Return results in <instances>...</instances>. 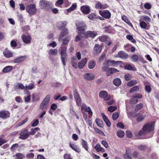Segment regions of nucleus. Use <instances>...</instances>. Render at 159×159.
<instances>
[{"label":"nucleus","mask_w":159,"mask_h":159,"mask_svg":"<svg viewBox=\"0 0 159 159\" xmlns=\"http://www.w3.org/2000/svg\"><path fill=\"white\" fill-rule=\"evenodd\" d=\"M154 125V121L146 124L143 126L142 130L136 134L137 138L139 139L146 138L147 136H145V135L153 130Z\"/></svg>","instance_id":"f257e3e1"},{"label":"nucleus","mask_w":159,"mask_h":159,"mask_svg":"<svg viewBox=\"0 0 159 159\" xmlns=\"http://www.w3.org/2000/svg\"><path fill=\"white\" fill-rule=\"evenodd\" d=\"M39 5L40 7L48 11H50L52 8V3L48 1L45 0H42L39 2Z\"/></svg>","instance_id":"f03ea898"},{"label":"nucleus","mask_w":159,"mask_h":159,"mask_svg":"<svg viewBox=\"0 0 159 159\" xmlns=\"http://www.w3.org/2000/svg\"><path fill=\"white\" fill-rule=\"evenodd\" d=\"M67 48L65 47H61L60 48L61 59L64 66L66 65L65 62L67 60V54L66 52Z\"/></svg>","instance_id":"7ed1b4c3"},{"label":"nucleus","mask_w":159,"mask_h":159,"mask_svg":"<svg viewBox=\"0 0 159 159\" xmlns=\"http://www.w3.org/2000/svg\"><path fill=\"white\" fill-rule=\"evenodd\" d=\"M75 24L79 31L78 33L81 34L84 33V31L85 30V27L86 26L85 23L82 21H76Z\"/></svg>","instance_id":"20e7f679"},{"label":"nucleus","mask_w":159,"mask_h":159,"mask_svg":"<svg viewBox=\"0 0 159 159\" xmlns=\"http://www.w3.org/2000/svg\"><path fill=\"white\" fill-rule=\"evenodd\" d=\"M26 10L30 15H33L36 12L37 9L35 4H30L27 6Z\"/></svg>","instance_id":"39448f33"},{"label":"nucleus","mask_w":159,"mask_h":159,"mask_svg":"<svg viewBox=\"0 0 159 159\" xmlns=\"http://www.w3.org/2000/svg\"><path fill=\"white\" fill-rule=\"evenodd\" d=\"M29 136V132L28 129H25L21 131L19 138L22 140H25L27 139Z\"/></svg>","instance_id":"423d86ee"},{"label":"nucleus","mask_w":159,"mask_h":159,"mask_svg":"<svg viewBox=\"0 0 159 159\" xmlns=\"http://www.w3.org/2000/svg\"><path fill=\"white\" fill-rule=\"evenodd\" d=\"M99 96L100 98H104L107 101L111 99L110 95H108L107 92L104 90L100 92Z\"/></svg>","instance_id":"0eeeda50"},{"label":"nucleus","mask_w":159,"mask_h":159,"mask_svg":"<svg viewBox=\"0 0 159 159\" xmlns=\"http://www.w3.org/2000/svg\"><path fill=\"white\" fill-rule=\"evenodd\" d=\"M81 111L83 113H84V111H87L89 115L91 116L92 115L93 112L91 111L90 107L87 106L84 104H83L81 107Z\"/></svg>","instance_id":"6e6552de"},{"label":"nucleus","mask_w":159,"mask_h":159,"mask_svg":"<svg viewBox=\"0 0 159 159\" xmlns=\"http://www.w3.org/2000/svg\"><path fill=\"white\" fill-rule=\"evenodd\" d=\"M99 14L102 17L107 19L110 18L111 16V14L108 10L100 11Z\"/></svg>","instance_id":"1a4fd4ad"},{"label":"nucleus","mask_w":159,"mask_h":159,"mask_svg":"<svg viewBox=\"0 0 159 159\" xmlns=\"http://www.w3.org/2000/svg\"><path fill=\"white\" fill-rule=\"evenodd\" d=\"M74 95L75 100L76 101L77 105L80 106L81 103V100L79 95L76 91H74Z\"/></svg>","instance_id":"9d476101"},{"label":"nucleus","mask_w":159,"mask_h":159,"mask_svg":"<svg viewBox=\"0 0 159 159\" xmlns=\"http://www.w3.org/2000/svg\"><path fill=\"white\" fill-rule=\"evenodd\" d=\"M101 46L98 44H96L93 49V53L95 54H99L102 51Z\"/></svg>","instance_id":"9b49d317"},{"label":"nucleus","mask_w":159,"mask_h":159,"mask_svg":"<svg viewBox=\"0 0 159 159\" xmlns=\"http://www.w3.org/2000/svg\"><path fill=\"white\" fill-rule=\"evenodd\" d=\"M68 34V30L66 28L63 29L59 36L58 38L59 40L61 41V40H62V39L63 37L66 36Z\"/></svg>","instance_id":"f8f14e48"},{"label":"nucleus","mask_w":159,"mask_h":159,"mask_svg":"<svg viewBox=\"0 0 159 159\" xmlns=\"http://www.w3.org/2000/svg\"><path fill=\"white\" fill-rule=\"evenodd\" d=\"M10 113L7 111H2L0 112V117L6 119L10 117Z\"/></svg>","instance_id":"ddd939ff"},{"label":"nucleus","mask_w":159,"mask_h":159,"mask_svg":"<svg viewBox=\"0 0 159 159\" xmlns=\"http://www.w3.org/2000/svg\"><path fill=\"white\" fill-rule=\"evenodd\" d=\"M22 38L24 43L29 44L31 43V37L30 35H24L22 36Z\"/></svg>","instance_id":"4468645a"},{"label":"nucleus","mask_w":159,"mask_h":159,"mask_svg":"<svg viewBox=\"0 0 159 159\" xmlns=\"http://www.w3.org/2000/svg\"><path fill=\"white\" fill-rule=\"evenodd\" d=\"M67 25V22L66 21L59 22L57 25V28L59 30L64 29Z\"/></svg>","instance_id":"2eb2a0df"},{"label":"nucleus","mask_w":159,"mask_h":159,"mask_svg":"<svg viewBox=\"0 0 159 159\" xmlns=\"http://www.w3.org/2000/svg\"><path fill=\"white\" fill-rule=\"evenodd\" d=\"M80 9L82 12L85 14H87L90 12V9L89 7L88 6H83L81 7Z\"/></svg>","instance_id":"dca6fc26"},{"label":"nucleus","mask_w":159,"mask_h":159,"mask_svg":"<svg viewBox=\"0 0 159 159\" xmlns=\"http://www.w3.org/2000/svg\"><path fill=\"white\" fill-rule=\"evenodd\" d=\"M87 61V59L86 58L82 59L79 63L78 66L79 67L80 69L83 68Z\"/></svg>","instance_id":"f3484780"},{"label":"nucleus","mask_w":159,"mask_h":159,"mask_svg":"<svg viewBox=\"0 0 159 159\" xmlns=\"http://www.w3.org/2000/svg\"><path fill=\"white\" fill-rule=\"evenodd\" d=\"M131 150L129 148L126 149V152L123 155V157L125 159H132V157L130 155Z\"/></svg>","instance_id":"a211bd4d"},{"label":"nucleus","mask_w":159,"mask_h":159,"mask_svg":"<svg viewBox=\"0 0 159 159\" xmlns=\"http://www.w3.org/2000/svg\"><path fill=\"white\" fill-rule=\"evenodd\" d=\"M77 7L76 4H74L68 9H66L64 13L66 15H68L69 13L74 10Z\"/></svg>","instance_id":"6ab92c4d"},{"label":"nucleus","mask_w":159,"mask_h":159,"mask_svg":"<svg viewBox=\"0 0 159 159\" xmlns=\"http://www.w3.org/2000/svg\"><path fill=\"white\" fill-rule=\"evenodd\" d=\"M98 34L97 32L94 31H88L86 33V34L87 36L92 38H94Z\"/></svg>","instance_id":"aec40b11"},{"label":"nucleus","mask_w":159,"mask_h":159,"mask_svg":"<svg viewBox=\"0 0 159 159\" xmlns=\"http://www.w3.org/2000/svg\"><path fill=\"white\" fill-rule=\"evenodd\" d=\"M84 77L86 80H91L94 79V76L92 74L86 73L84 74Z\"/></svg>","instance_id":"412c9836"},{"label":"nucleus","mask_w":159,"mask_h":159,"mask_svg":"<svg viewBox=\"0 0 159 159\" xmlns=\"http://www.w3.org/2000/svg\"><path fill=\"white\" fill-rule=\"evenodd\" d=\"M117 57L121 58L123 59H125L127 58L128 55L125 52L121 51L118 52L117 54Z\"/></svg>","instance_id":"4be33fe9"},{"label":"nucleus","mask_w":159,"mask_h":159,"mask_svg":"<svg viewBox=\"0 0 159 159\" xmlns=\"http://www.w3.org/2000/svg\"><path fill=\"white\" fill-rule=\"evenodd\" d=\"M101 114L103 120L106 123L108 127H110L111 125V123L108 120L106 116L103 113H101Z\"/></svg>","instance_id":"5701e85b"},{"label":"nucleus","mask_w":159,"mask_h":159,"mask_svg":"<svg viewBox=\"0 0 159 159\" xmlns=\"http://www.w3.org/2000/svg\"><path fill=\"white\" fill-rule=\"evenodd\" d=\"M118 71V70L114 68H109L106 71L107 75L108 76H110L114 73Z\"/></svg>","instance_id":"b1692460"},{"label":"nucleus","mask_w":159,"mask_h":159,"mask_svg":"<svg viewBox=\"0 0 159 159\" xmlns=\"http://www.w3.org/2000/svg\"><path fill=\"white\" fill-rule=\"evenodd\" d=\"M94 148L96 151L98 152L101 151L102 152H105V149L101 146L99 143L97 144L95 146Z\"/></svg>","instance_id":"393cba45"},{"label":"nucleus","mask_w":159,"mask_h":159,"mask_svg":"<svg viewBox=\"0 0 159 159\" xmlns=\"http://www.w3.org/2000/svg\"><path fill=\"white\" fill-rule=\"evenodd\" d=\"M26 58L25 56H22L19 57L15 59L14 60L15 63H17L24 61Z\"/></svg>","instance_id":"a878e982"},{"label":"nucleus","mask_w":159,"mask_h":159,"mask_svg":"<svg viewBox=\"0 0 159 159\" xmlns=\"http://www.w3.org/2000/svg\"><path fill=\"white\" fill-rule=\"evenodd\" d=\"M95 7L97 8L104 9L107 7V5L106 4L104 5H102L100 2H98L96 3Z\"/></svg>","instance_id":"bb28decb"},{"label":"nucleus","mask_w":159,"mask_h":159,"mask_svg":"<svg viewBox=\"0 0 159 159\" xmlns=\"http://www.w3.org/2000/svg\"><path fill=\"white\" fill-rule=\"evenodd\" d=\"M113 83L116 86H119L121 84V80L119 78H116L113 80Z\"/></svg>","instance_id":"cd10ccee"},{"label":"nucleus","mask_w":159,"mask_h":159,"mask_svg":"<svg viewBox=\"0 0 159 159\" xmlns=\"http://www.w3.org/2000/svg\"><path fill=\"white\" fill-rule=\"evenodd\" d=\"M13 69V67L9 66L5 67L2 70V72L4 73H7L10 72Z\"/></svg>","instance_id":"c85d7f7f"},{"label":"nucleus","mask_w":159,"mask_h":159,"mask_svg":"<svg viewBox=\"0 0 159 159\" xmlns=\"http://www.w3.org/2000/svg\"><path fill=\"white\" fill-rule=\"evenodd\" d=\"M26 96L24 97V99L25 101L26 102H28L30 100V93L28 91H27L25 94Z\"/></svg>","instance_id":"c756f323"},{"label":"nucleus","mask_w":159,"mask_h":159,"mask_svg":"<svg viewBox=\"0 0 159 159\" xmlns=\"http://www.w3.org/2000/svg\"><path fill=\"white\" fill-rule=\"evenodd\" d=\"M81 144L82 147L86 151H88V146L87 142L84 139H82L81 140Z\"/></svg>","instance_id":"7c9ffc66"},{"label":"nucleus","mask_w":159,"mask_h":159,"mask_svg":"<svg viewBox=\"0 0 159 159\" xmlns=\"http://www.w3.org/2000/svg\"><path fill=\"white\" fill-rule=\"evenodd\" d=\"M3 54L5 56L7 57H10L12 56V54L11 52L9 50L6 49L3 51Z\"/></svg>","instance_id":"2f4dec72"},{"label":"nucleus","mask_w":159,"mask_h":159,"mask_svg":"<svg viewBox=\"0 0 159 159\" xmlns=\"http://www.w3.org/2000/svg\"><path fill=\"white\" fill-rule=\"evenodd\" d=\"M96 65V63L94 61L92 60L90 61L88 65V67L90 69L93 68Z\"/></svg>","instance_id":"473e14b6"},{"label":"nucleus","mask_w":159,"mask_h":159,"mask_svg":"<svg viewBox=\"0 0 159 159\" xmlns=\"http://www.w3.org/2000/svg\"><path fill=\"white\" fill-rule=\"evenodd\" d=\"M48 105V104L42 101L40 104L39 108L41 110L44 111L47 108Z\"/></svg>","instance_id":"72a5a7b5"},{"label":"nucleus","mask_w":159,"mask_h":159,"mask_svg":"<svg viewBox=\"0 0 159 159\" xmlns=\"http://www.w3.org/2000/svg\"><path fill=\"white\" fill-rule=\"evenodd\" d=\"M137 83V81L136 80H132L128 82L127 85L129 87H132L136 84Z\"/></svg>","instance_id":"f704fd0d"},{"label":"nucleus","mask_w":159,"mask_h":159,"mask_svg":"<svg viewBox=\"0 0 159 159\" xmlns=\"http://www.w3.org/2000/svg\"><path fill=\"white\" fill-rule=\"evenodd\" d=\"M57 50L56 49H51L49 51L48 53L49 55H56L57 53Z\"/></svg>","instance_id":"c9c22d12"},{"label":"nucleus","mask_w":159,"mask_h":159,"mask_svg":"<svg viewBox=\"0 0 159 159\" xmlns=\"http://www.w3.org/2000/svg\"><path fill=\"white\" fill-rule=\"evenodd\" d=\"M13 157L15 159H23L24 157V155L20 153L16 154L13 156Z\"/></svg>","instance_id":"e433bc0d"},{"label":"nucleus","mask_w":159,"mask_h":159,"mask_svg":"<svg viewBox=\"0 0 159 159\" xmlns=\"http://www.w3.org/2000/svg\"><path fill=\"white\" fill-rule=\"evenodd\" d=\"M125 133L124 131L122 130H119L116 133L117 135L120 138H122L125 135Z\"/></svg>","instance_id":"4c0bfd02"},{"label":"nucleus","mask_w":159,"mask_h":159,"mask_svg":"<svg viewBox=\"0 0 159 159\" xmlns=\"http://www.w3.org/2000/svg\"><path fill=\"white\" fill-rule=\"evenodd\" d=\"M70 147L73 150L77 152H79L78 148H77V146L74 144H72L71 143H69Z\"/></svg>","instance_id":"58836bf2"},{"label":"nucleus","mask_w":159,"mask_h":159,"mask_svg":"<svg viewBox=\"0 0 159 159\" xmlns=\"http://www.w3.org/2000/svg\"><path fill=\"white\" fill-rule=\"evenodd\" d=\"M50 100V95H47L45 98L43 99L42 102L45 103L48 105L49 102Z\"/></svg>","instance_id":"ea45409f"},{"label":"nucleus","mask_w":159,"mask_h":159,"mask_svg":"<svg viewBox=\"0 0 159 159\" xmlns=\"http://www.w3.org/2000/svg\"><path fill=\"white\" fill-rule=\"evenodd\" d=\"M39 129L38 128L36 127L34 128H32L31 129V131L30 132H29L30 135H34L35 134L36 132L38 131V130H39Z\"/></svg>","instance_id":"a19ab883"},{"label":"nucleus","mask_w":159,"mask_h":159,"mask_svg":"<svg viewBox=\"0 0 159 159\" xmlns=\"http://www.w3.org/2000/svg\"><path fill=\"white\" fill-rule=\"evenodd\" d=\"M25 90H32L34 88V83L29 84L28 85H25Z\"/></svg>","instance_id":"79ce46f5"},{"label":"nucleus","mask_w":159,"mask_h":159,"mask_svg":"<svg viewBox=\"0 0 159 159\" xmlns=\"http://www.w3.org/2000/svg\"><path fill=\"white\" fill-rule=\"evenodd\" d=\"M126 38L133 43H135L136 42V40L134 39L133 36L129 34L127 35L126 36Z\"/></svg>","instance_id":"37998d69"},{"label":"nucleus","mask_w":159,"mask_h":159,"mask_svg":"<svg viewBox=\"0 0 159 159\" xmlns=\"http://www.w3.org/2000/svg\"><path fill=\"white\" fill-rule=\"evenodd\" d=\"M139 88L138 86H135L131 89L129 92L130 93H132L134 92H137L139 91Z\"/></svg>","instance_id":"c03bdc74"},{"label":"nucleus","mask_w":159,"mask_h":159,"mask_svg":"<svg viewBox=\"0 0 159 159\" xmlns=\"http://www.w3.org/2000/svg\"><path fill=\"white\" fill-rule=\"evenodd\" d=\"M88 18L90 19L93 20L94 19H95L98 18L97 16L94 13H92L88 16Z\"/></svg>","instance_id":"a18cd8bd"},{"label":"nucleus","mask_w":159,"mask_h":159,"mask_svg":"<svg viewBox=\"0 0 159 159\" xmlns=\"http://www.w3.org/2000/svg\"><path fill=\"white\" fill-rule=\"evenodd\" d=\"M139 59V56L136 55H134L131 57V60L132 61L136 62Z\"/></svg>","instance_id":"49530a36"},{"label":"nucleus","mask_w":159,"mask_h":159,"mask_svg":"<svg viewBox=\"0 0 159 159\" xmlns=\"http://www.w3.org/2000/svg\"><path fill=\"white\" fill-rule=\"evenodd\" d=\"M96 122L97 125L99 126L102 127L103 126V125L102 121L99 119L97 118L96 119Z\"/></svg>","instance_id":"de8ad7c7"},{"label":"nucleus","mask_w":159,"mask_h":159,"mask_svg":"<svg viewBox=\"0 0 159 159\" xmlns=\"http://www.w3.org/2000/svg\"><path fill=\"white\" fill-rule=\"evenodd\" d=\"M108 37L106 36H102L101 37H100L99 38V41L102 42H105L107 40V39H108Z\"/></svg>","instance_id":"09e8293b"},{"label":"nucleus","mask_w":159,"mask_h":159,"mask_svg":"<svg viewBox=\"0 0 159 159\" xmlns=\"http://www.w3.org/2000/svg\"><path fill=\"white\" fill-rule=\"evenodd\" d=\"M117 109L116 107V106H110L108 108V110L110 112H113L116 110Z\"/></svg>","instance_id":"8fccbe9b"},{"label":"nucleus","mask_w":159,"mask_h":159,"mask_svg":"<svg viewBox=\"0 0 159 159\" xmlns=\"http://www.w3.org/2000/svg\"><path fill=\"white\" fill-rule=\"evenodd\" d=\"M119 114L118 112H115L112 114V117L114 120H116L118 118Z\"/></svg>","instance_id":"3c124183"},{"label":"nucleus","mask_w":159,"mask_h":159,"mask_svg":"<svg viewBox=\"0 0 159 159\" xmlns=\"http://www.w3.org/2000/svg\"><path fill=\"white\" fill-rule=\"evenodd\" d=\"M19 147V145L17 143H15L13 144L11 148V151H14L16 150Z\"/></svg>","instance_id":"603ef678"},{"label":"nucleus","mask_w":159,"mask_h":159,"mask_svg":"<svg viewBox=\"0 0 159 159\" xmlns=\"http://www.w3.org/2000/svg\"><path fill=\"white\" fill-rule=\"evenodd\" d=\"M64 2L63 0H58L56 2L55 5L56 6H59L62 5Z\"/></svg>","instance_id":"864d4df0"},{"label":"nucleus","mask_w":159,"mask_h":159,"mask_svg":"<svg viewBox=\"0 0 159 159\" xmlns=\"http://www.w3.org/2000/svg\"><path fill=\"white\" fill-rule=\"evenodd\" d=\"M77 35L75 37V42H78L80 40H81L82 39V36L80 35V34H79Z\"/></svg>","instance_id":"5fc2aeb1"},{"label":"nucleus","mask_w":159,"mask_h":159,"mask_svg":"<svg viewBox=\"0 0 159 159\" xmlns=\"http://www.w3.org/2000/svg\"><path fill=\"white\" fill-rule=\"evenodd\" d=\"M143 107L142 104L140 103L138 104L135 107V110L136 111H138L142 108Z\"/></svg>","instance_id":"6e6d98bb"},{"label":"nucleus","mask_w":159,"mask_h":159,"mask_svg":"<svg viewBox=\"0 0 159 159\" xmlns=\"http://www.w3.org/2000/svg\"><path fill=\"white\" fill-rule=\"evenodd\" d=\"M125 78L126 81L132 79V75L129 74H126L125 75Z\"/></svg>","instance_id":"4d7b16f0"},{"label":"nucleus","mask_w":159,"mask_h":159,"mask_svg":"<svg viewBox=\"0 0 159 159\" xmlns=\"http://www.w3.org/2000/svg\"><path fill=\"white\" fill-rule=\"evenodd\" d=\"M140 26L143 29H145L147 27V24L144 21H141L139 23Z\"/></svg>","instance_id":"13d9d810"},{"label":"nucleus","mask_w":159,"mask_h":159,"mask_svg":"<svg viewBox=\"0 0 159 159\" xmlns=\"http://www.w3.org/2000/svg\"><path fill=\"white\" fill-rule=\"evenodd\" d=\"M144 6L145 8L147 9H149L152 7L151 5L148 2L145 3L144 4Z\"/></svg>","instance_id":"bf43d9fd"},{"label":"nucleus","mask_w":159,"mask_h":159,"mask_svg":"<svg viewBox=\"0 0 159 159\" xmlns=\"http://www.w3.org/2000/svg\"><path fill=\"white\" fill-rule=\"evenodd\" d=\"M18 88L21 90H25V86H24V85L21 83H18Z\"/></svg>","instance_id":"052dcab7"},{"label":"nucleus","mask_w":159,"mask_h":159,"mask_svg":"<svg viewBox=\"0 0 159 159\" xmlns=\"http://www.w3.org/2000/svg\"><path fill=\"white\" fill-rule=\"evenodd\" d=\"M27 120H28V118H25V119L22 120L21 121V122L20 123H19L18 124V126H21V125H23V124H24L27 121Z\"/></svg>","instance_id":"680f3d73"},{"label":"nucleus","mask_w":159,"mask_h":159,"mask_svg":"<svg viewBox=\"0 0 159 159\" xmlns=\"http://www.w3.org/2000/svg\"><path fill=\"white\" fill-rule=\"evenodd\" d=\"M94 129H95V132L96 133H98L99 134L102 135H104V133L102 131H101V130L99 129H98L97 128H95Z\"/></svg>","instance_id":"e2e57ef3"},{"label":"nucleus","mask_w":159,"mask_h":159,"mask_svg":"<svg viewBox=\"0 0 159 159\" xmlns=\"http://www.w3.org/2000/svg\"><path fill=\"white\" fill-rule=\"evenodd\" d=\"M57 45V44L56 42L54 41H53L52 43H50L48 45V46L51 47L53 48L55 47Z\"/></svg>","instance_id":"0e129e2a"},{"label":"nucleus","mask_w":159,"mask_h":159,"mask_svg":"<svg viewBox=\"0 0 159 159\" xmlns=\"http://www.w3.org/2000/svg\"><path fill=\"white\" fill-rule=\"evenodd\" d=\"M125 68L129 70H133V67L132 66L129 65H126L125 66Z\"/></svg>","instance_id":"69168bd1"},{"label":"nucleus","mask_w":159,"mask_h":159,"mask_svg":"<svg viewBox=\"0 0 159 159\" xmlns=\"http://www.w3.org/2000/svg\"><path fill=\"white\" fill-rule=\"evenodd\" d=\"M39 121L38 120H35L33 123L32 124V126L33 127H35L36 126L39 124Z\"/></svg>","instance_id":"338daca9"},{"label":"nucleus","mask_w":159,"mask_h":159,"mask_svg":"<svg viewBox=\"0 0 159 159\" xmlns=\"http://www.w3.org/2000/svg\"><path fill=\"white\" fill-rule=\"evenodd\" d=\"M145 89L147 92L150 93L151 90V88L150 86L149 85H147L145 87Z\"/></svg>","instance_id":"774afa93"}]
</instances>
